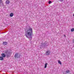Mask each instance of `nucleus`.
<instances>
[{"label":"nucleus","mask_w":74,"mask_h":74,"mask_svg":"<svg viewBox=\"0 0 74 74\" xmlns=\"http://www.w3.org/2000/svg\"><path fill=\"white\" fill-rule=\"evenodd\" d=\"M71 31L72 32H74V28H72L71 29Z\"/></svg>","instance_id":"2eb2a0df"},{"label":"nucleus","mask_w":74,"mask_h":74,"mask_svg":"<svg viewBox=\"0 0 74 74\" xmlns=\"http://www.w3.org/2000/svg\"><path fill=\"white\" fill-rule=\"evenodd\" d=\"M1 56L3 58H5V54L4 53H2L1 54Z\"/></svg>","instance_id":"423d86ee"},{"label":"nucleus","mask_w":74,"mask_h":74,"mask_svg":"<svg viewBox=\"0 0 74 74\" xmlns=\"http://www.w3.org/2000/svg\"><path fill=\"white\" fill-rule=\"evenodd\" d=\"M0 60H4V58L2 57H0Z\"/></svg>","instance_id":"9b49d317"},{"label":"nucleus","mask_w":74,"mask_h":74,"mask_svg":"<svg viewBox=\"0 0 74 74\" xmlns=\"http://www.w3.org/2000/svg\"><path fill=\"white\" fill-rule=\"evenodd\" d=\"M10 1L9 0H7L6 1V4H10Z\"/></svg>","instance_id":"0eeeda50"},{"label":"nucleus","mask_w":74,"mask_h":74,"mask_svg":"<svg viewBox=\"0 0 74 74\" xmlns=\"http://www.w3.org/2000/svg\"><path fill=\"white\" fill-rule=\"evenodd\" d=\"M58 63H59V64H60L61 65L62 64V62H61L60 60H58Z\"/></svg>","instance_id":"ddd939ff"},{"label":"nucleus","mask_w":74,"mask_h":74,"mask_svg":"<svg viewBox=\"0 0 74 74\" xmlns=\"http://www.w3.org/2000/svg\"><path fill=\"white\" fill-rule=\"evenodd\" d=\"M13 16H14V14L12 13H10V17H12Z\"/></svg>","instance_id":"1a4fd4ad"},{"label":"nucleus","mask_w":74,"mask_h":74,"mask_svg":"<svg viewBox=\"0 0 74 74\" xmlns=\"http://www.w3.org/2000/svg\"><path fill=\"white\" fill-rule=\"evenodd\" d=\"M26 33L25 36L27 38L29 39L30 40H32V36L33 35V30L32 28L30 27L26 29L25 30Z\"/></svg>","instance_id":"f257e3e1"},{"label":"nucleus","mask_w":74,"mask_h":74,"mask_svg":"<svg viewBox=\"0 0 74 74\" xmlns=\"http://www.w3.org/2000/svg\"><path fill=\"white\" fill-rule=\"evenodd\" d=\"M47 64H48V63H46L45 64V67H44L45 69V68H47Z\"/></svg>","instance_id":"9d476101"},{"label":"nucleus","mask_w":74,"mask_h":74,"mask_svg":"<svg viewBox=\"0 0 74 74\" xmlns=\"http://www.w3.org/2000/svg\"><path fill=\"white\" fill-rule=\"evenodd\" d=\"M60 1H63V0H60Z\"/></svg>","instance_id":"f3484780"},{"label":"nucleus","mask_w":74,"mask_h":74,"mask_svg":"<svg viewBox=\"0 0 74 74\" xmlns=\"http://www.w3.org/2000/svg\"><path fill=\"white\" fill-rule=\"evenodd\" d=\"M73 47H74V45L73 46Z\"/></svg>","instance_id":"aec40b11"},{"label":"nucleus","mask_w":74,"mask_h":74,"mask_svg":"<svg viewBox=\"0 0 74 74\" xmlns=\"http://www.w3.org/2000/svg\"><path fill=\"white\" fill-rule=\"evenodd\" d=\"M64 37H66V35H64Z\"/></svg>","instance_id":"a211bd4d"},{"label":"nucleus","mask_w":74,"mask_h":74,"mask_svg":"<svg viewBox=\"0 0 74 74\" xmlns=\"http://www.w3.org/2000/svg\"><path fill=\"white\" fill-rule=\"evenodd\" d=\"M73 16H74V14H73Z\"/></svg>","instance_id":"6ab92c4d"},{"label":"nucleus","mask_w":74,"mask_h":74,"mask_svg":"<svg viewBox=\"0 0 74 74\" xmlns=\"http://www.w3.org/2000/svg\"><path fill=\"white\" fill-rule=\"evenodd\" d=\"M3 45H7V42H3Z\"/></svg>","instance_id":"6e6552de"},{"label":"nucleus","mask_w":74,"mask_h":74,"mask_svg":"<svg viewBox=\"0 0 74 74\" xmlns=\"http://www.w3.org/2000/svg\"><path fill=\"white\" fill-rule=\"evenodd\" d=\"M48 43H44L43 45H42L43 47H45L46 46H48Z\"/></svg>","instance_id":"20e7f679"},{"label":"nucleus","mask_w":74,"mask_h":74,"mask_svg":"<svg viewBox=\"0 0 74 74\" xmlns=\"http://www.w3.org/2000/svg\"><path fill=\"white\" fill-rule=\"evenodd\" d=\"M51 53V52L49 51H46V55H47V56H48L50 55V53Z\"/></svg>","instance_id":"39448f33"},{"label":"nucleus","mask_w":74,"mask_h":74,"mask_svg":"<svg viewBox=\"0 0 74 74\" xmlns=\"http://www.w3.org/2000/svg\"><path fill=\"white\" fill-rule=\"evenodd\" d=\"M14 57L15 58H20V56H19L18 53H16L15 54Z\"/></svg>","instance_id":"7ed1b4c3"},{"label":"nucleus","mask_w":74,"mask_h":74,"mask_svg":"<svg viewBox=\"0 0 74 74\" xmlns=\"http://www.w3.org/2000/svg\"><path fill=\"white\" fill-rule=\"evenodd\" d=\"M6 56L7 58H8L10 56H11V53L10 52H8V50H7L5 52Z\"/></svg>","instance_id":"f03ea898"},{"label":"nucleus","mask_w":74,"mask_h":74,"mask_svg":"<svg viewBox=\"0 0 74 74\" xmlns=\"http://www.w3.org/2000/svg\"><path fill=\"white\" fill-rule=\"evenodd\" d=\"M51 3H52V1H49V4H51Z\"/></svg>","instance_id":"dca6fc26"},{"label":"nucleus","mask_w":74,"mask_h":74,"mask_svg":"<svg viewBox=\"0 0 74 74\" xmlns=\"http://www.w3.org/2000/svg\"><path fill=\"white\" fill-rule=\"evenodd\" d=\"M3 3L2 0H0V7H1V4Z\"/></svg>","instance_id":"f8f14e48"},{"label":"nucleus","mask_w":74,"mask_h":74,"mask_svg":"<svg viewBox=\"0 0 74 74\" xmlns=\"http://www.w3.org/2000/svg\"><path fill=\"white\" fill-rule=\"evenodd\" d=\"M66 73H70V71L68 70L66 71Z\"/></svg>","instance_id":"4468645a"}]
</instances>
